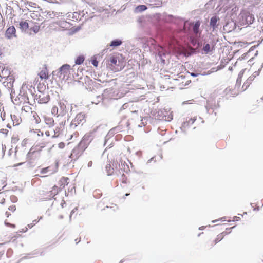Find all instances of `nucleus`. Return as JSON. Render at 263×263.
<instances>
[{
    "instance_id": "0eeeda50",
    "label": "nucleus",
    "mask_w": 263,
    "mask_h": 263,
    "mask_svg": "<svg viewBox=\"0 0 263 263\" xmlns=\"http://www.w3.org/2000/svg\"><path fill=\"white\" fill-rule=\"evenodd\" d=\"M70 66L69 65L65 64L62 65L60 68V77L63 76V79H64L65 76L68 75L70 73Z\"/></svg>"
},
{
    "instance_id": "2f4dec72",
    "label": "nucleus",
    "mask_w": 263,
    "mask_h": 263,
    "mask_svg": "<svg viewBox=\"0 0 263 263\" xmlns=\"http://www.w3.org/2000/svg\"><path fill=\"white\" fill-rule=\"evenodd\" d=\"M58 147L60 148H63L65 147V143L63 142H61L58 144Z\"/></svg>"
},
{
    "instance_id": "4468645a",
    "label": "nucleus",
    "mask_w": 263,
    "mask_h": 263,
    "mask_svg": "<svg viewBox=\"0 0 263 263\" xmlns=\"http://www.w3.org/2000/svg\"><path fill=\"white\" fill-rule=\"evenodd\" d=\"M32 122H33L35 124H39L41 122V119H40L39 116L38 115V114L35 111H32Z\"/></svg>"
},
{
    "instance_id": "c9c22d12",
    "label": "nucleus",
    "mask_w": 263,
    "mask_h": 263,
    "mask_svg": "<svg viewBox=\"0 0 263 263\" xmlns=\"http://www.w3.org/2000/svg\"><path fill=\"white\" fill-rule=\"evenodd\" d=\"M241 81V77H239L237 78L236 83H237V84H239L240 85V84Z\"/></svg>"
},
{
    "instance_id": "393cba45",
    "label": "nucleus",
    "mask_w": 263,
    "mask_h": 263,
    "mask_svg": "<svg viewBox=\"0 0 263 263\" xmlns=\"http://www.w3.org/2000/svg\"><path fill=\"white\" fill-rule=\"evenodd\" d=\"M203 50L205 53H208L211 51V46L210 44H206L203 47Z\"/></svg>"
},
{
    "instance_id": "a18cd8bd",
    "label": "nucleus",
    "mask_w": 263,
    "mask_h": 263,
    "mask_svg": "<svg viewBox=\"0 0 263 263\" xmlns=\"http://www.w3.org/2000/svg\"><path fill=\"white\" fill-rule=\"evenodd\" d=\"M129 195V194H125V196H128V195Z\"/></svg>"
},
{
    "instance_id": "aec40b11",
    "label": "nucleus",
    "mask_w": 263,
    "mask_h": 263,
    "mask_svg": "<svg viewBox=\"0 0 263 263\" xmlns=\"http://www.w3.org/2000/svg\"><path fill=\"white\" fill-rule=\"evenodd\" d=\"M30 30L33 31L35 33H36L40 30V26L37 25V23H35L32 27L30 28Z\"/></svg>"
},
{
    "instance_id": "473e14b6",
    "label": "nucleus",
    "mask_w": 263,
    "mask_h": 263,
    "mask_svg": "<svg viewBox=\"0 0 263 263\" xmlns=\"http://www.w3.org/2000/svg\"><path fill=\"white\" fill-rule=\"evenodd\" d=\"M30 109V107L28 105L24 106L22 107V110L27 111V109Z\"/></svg>"
},
{
    "instance_id": "a211bd4d",
    "label": "nucleus",
    "mask_w": 263,
    "mask_h": 263,
    "mask_svg": "<svg viewBox=\"0 0 263 263\" xmlns=\"http://www.w3.org/2000/svg\"><path fill=\"white\" fill-rule=\"evenodd\" d=\"M106 170L108 175H111L114 173V169L110 164L106 165Z\"/></svg>"
},
{
    "instance_id": "6ab92c4d",
    "label": "nucleus",
    "mask_w": 263,
    "mask_h": 263,
    "mask_svg": "<svg viewBox=\"0 0 263 263\" xmlns=\"http://www.w3.org/2000/svg\"><path fill=\"white\" fill-rule=\"evenodd\" d=\"M84 57L83 55H80L77 58L75 61L76 64L80 65L83 63L84 61Z\"/></svg>"
},
{
    "instance_id": "58836bf2",
    "label": "nucleus",
    "mask_w": 263,
    "mask_h": 263,
    "mask_svg": "<svg viewBox=\"0 0 263 263\" xmlns=\"http://www.w3.org/2000/svg\"><path fill=\"white\" fill-rule=\"evenodd\" d=\"M61 22H53L51 24V25H53V26H55V25H60L61 24Z\"/></svg>"
},
{
    "instance_id": "a19ab883",
    "label": "nucleus",
    "mask_w": 263,
    "mask_h": 263,
    "mask_svg": "<svg viewBox=\"0 0 263 263\" xmlns=\"http://www.w3.org/2000/svg\"><path fill=\"white\" fill-rule=\"evenodd\" d=\"M45 135H46L47 137H49V136H50V132H49V131H46V132H45Z\"/></svg>"
},
{
    "instance_id": "c03bdc74",
    "label": "nucleus",
    "mask_w": 263,
    "mask_h": 263,
    "mask_svg": "<svg viewBox=\"0 0 263 263\" xmlns=\"http://www.w3.org/2000/svg\"><path fill=\"white\" fill-rule=\"evenodd\" d=\"M191 75L193 76H197V74L194 73H191Z\"/></svg>"
},
{
    "instance_id": "9d476101",
    "label": "nucleus",
    "mask_w": 263,
    "mask_h": 263,
    "mask_svg": "<svg viewBox=\"0 0 263 263\" xmlns=\"http://www.w3.org/2000/svg\"><path fill=\"white\" fill-rule=\"evenodd\" d=\"M254 78L255 76H251L247 79L242 86V91H244L248 89L250 85L252 83V82L254 80Z\"/></svg>"
},
{
    "instance_id": "7c9ffc66",
    "label": "nucleus",
    "mask_w": 263,
    "mask_h": 263,
    "mask_svg": "<svg viewBox=\"0 0 263 263\" xmlns=\"http://www.w3.org/2000/svg\"><path fill=\"white\" fill-rule=\"evenodd\" d=\"M58 111V108L57 107L54 106L52 107V114L57 113Z\"/></svg>"
},
{
    "instance_id": "6e6552de",
    "label": "nucleus",
    "mask_w": 263,
    "mask_h": 263,
    "mask_svg": "<svg viewBox=\"0 0 263 263\" xmlns=\"http://www.w3.org/2000/svg\"><path fill=\"white\" fill-rule=\"evenodd\" d=\"M5 36L7 39H11L13 37H16V29L13 26L9 27L6 31Z\"/></svg>"
},
{
    "instance_id": "f03ea898",
    "label": "nucleus",
    "mask_w": 263,
    "mask_h": 263,
    "mask_svg": "<svg viewBox=\"0 0 263 263\" xmlns=\"http://www.w3.org/2000/svg\"><path fill=\"white\" fill-rule=\"evenodd\" d=\"M254 17L253 14L249 12H243L240 14V23L242 26H248L253 23Z\"/></svg>"
},
{
    "instance_id": "dca6fc26",
    "label": "nucleus",
    "mask_w": 263,
    "mask_h": 263,
    "mask_svg": "<svg viewBox=\"0 0 263 263\" xmlns=\"http://www.w3.org/2000/svg\"><path fill=\"white\" fill-rule=\"evenodd\" d=\"M8 210L10 212H8V211L6 212L5 214H6L7 217H8L10 215H11V212L13 213L16 210V206L14 204H12L9 206Z\"/></svg>"
},
{
    "instance_id": "f704fd0d",
    "label": "nucleus",
    "mask_w": 263,
    "mask_h": 263,
    "mask_svg": "<svg viewBox=\"0 0 263 263\" xmlns=\"http://www.w3.org/2000/svg\"><path fill=\"white\" fill-rule=\"evenodd\" d=\"M1 197H2V199L0 200V203L3 204L5 202V199H4V198L3 197H2V195H1V194H0V198H1Z\"/></svg>"
},
{
    "instance_id": "c756f323",
    "label": "nucleus",
    "mask_w": 263,
    "mask_h": 263,
    "mask_svg": "<svg viewBox=\"0 0 263 263\" xmlns=\"http://www.w3.org/2000/svg\"><path fill=\"white\" fill-rule=\"evenodd\" d=\"M39 221V220H33L32 221V223H30V224H28V227L29 228H31L33 226H34L38 221Z\"/></svg>"
},
{
    "instance_id": "4be33fe9",
    "label": "nucleus",
    "mask_w": 263,
    "mask_h": 263,
    "mask_svg": "<svg viewBox=\"0 0 263 263\" xmlns=\"http://www.w3.org/2000/svg\"><path fill=\"white\" fill-rule=\"evenodd\" d=\"M36 153V151L33 150V148H31L27 154V158L29 159H32L33 155Z\"/></svg>"
},
{
    "instance_id": "09e8293b",
    "label": "nucleus",
    "mask_w": 263,
    "mask_h": 263,
    "mask_svg": "<svg viewBox=\"0 0 263 263\" xmlns=\"http://www.w3.org/2000/svg\"><path fill=\"white\" fill-rule=\"evenodd\" d=\"M120 263H121V262H120Z\"/></svg>"
},
{
    "instance_id": "f257e3e1",
    "label": "nucleus",
    "mask_w": 263,
    "mask_h": 263,
    "mask_svg": "<svg viewBox=\"0 0 263 263\" xmlns=\"http://www.w3.org/2000/svg\"><path fill=\"white\" fill-rule=\"evenodd\" d=\"M60 192V189L57 185H54L50 190H43L40 193L42 199L49 200L52 199Z\"/></svg>"
},
{
    "instance_id": "412c9836",
    "label": "nucleus",
    "mask_w": 263,
    "mask_h": 263,
    "mask_svg": "<svg viewBox=\"0 0 263 263\" xmlns=\"http://www.w3.org/2000/svg\"><path fill=\"white\" fill-rule=\"evenodd\" d=\"M30 132H31V133L34 134L38 137H40V136L43 137L44 135L43 132L41 131V130H40V129H36V130L32 129Z\"/></svg>"
},
{
    "instance_id": "423d86ee",
    "label": "nucleus",
    "mask_w": 263,
    "mask_h": 263,
    "mask_svg": "<svg viewBox=\"0 0 263 263\" xmlns=\"http://www.w3.org/2000/svg\"><path fill=\"white\" fill-rule=\"evenodd\" d=\"M57 171V166L55 165H51L48 167L42 168L41 170V174L44 175V177L52 175Z\"/></svg>"
},
{
    "instance_id": "39448f33",
    "label": "nucleus",
    "mask_w": 263,
    "mask_h": 263,
    "mask_svg": "<svg viewBox=\"0 0 263 263\" xmlns=\"http://www.w3.org/2000/svg\"><path fill=\"white\" fill-rule=\"evenodd\" d=\"M38 76H39L41 80H44L45 81L49 79L50 75L47 65H43V67L40 68V71L38 73Z\"/></svg>"
},
{
    "instance_id": "49530a36",
    "label": "nucleus",
    "mask_w": 263,
    "mask_h": 263,
    "mask_svg": "<svg viewBox=\"0 0 263 263\" xmlns=\"http://www.w3.org/2000/svg\"><path fill=\"white\" fill-rule=\"evenodd\" d=\"M5 224H7V225L9 224H8V223H7L6 222H5Z\"/></svg>"
},
{
    "instance_id": "79ce46f5",
    "label": "nucleus",
    "mask_w": 263,
    "mask_h": 263,
    "mask_svg": "<svg viewBox=\"0 0 263 263\" xmlns=\"http://www.w3.org/2000/svg\"><path fill=\"white\" fill-rule=\"evenodd\" d=\"M110 62L112 63H115V59L114 57H112L110 59Z\"/></svg>"
},
{
    "instance_id": "37998d69",
    "label": "nucleus",
    "mask_w": 263,
    "mask_h": 263,
    "mask_svg": "<svg viewBox=\"0 0 263 263\" xmlns=\"http://www.w3.org/2000/svg\"><path fill=\"white\" fill-rule=\"evenodd\" d=\"M110 45L111 46H115V41H112L111 42Z\"/></svg>"
},
{
    "instance_id": "c85d7f7f",
    "label": "nucleus",
    "mask_w": 263,
    "mask_h": 263,
    "mask_svg": "<svg viewBox=\"0 0 263 263\" xmlns=\"http://www.w3.org/2000/svg\"><path fill=\"white\" fill-rule=\"evenodd\" d=\"M10 199L13 202H16L17 201V198L15 195H11L10 196Z\"/></svg>"
},
{
    "instance_id": "72a5a7b5",
    "label": "nucleus",
    "mask_w": 263,
    "mask_h": 263,
    "mask_svg": "<svg viewBox=\"0 0 263 263\" xmlns=\"http://www.w3.org/2000/svg\"><path fill=\"white\" fill-rule=\"evenodd\" d=\"M48 15H49V16L51 18L52 17V16H54L55 15V14L53 12H47V14Z\"/></svg>"
},
{
    "instance_id": "f8f14e48",
    "label": "nucleus",
    "mask_w": 263,
    "mask_h": 263,
    "mask_svg": "<svg viewBox=\"0 0 263 263\" xmlns=\"http://www.w3.org/2000/svg\"><path fill=\"white\" fill-rule=\"evenodd\" d=\"M44 120L45 124L49 127H51L54 126V120L52 117L45 116L44 117Z\"/></svg>"
},
{
    "instance_id": "1a4fd4ad",
    "label": "nucleus",
    "mask_w": 263,
    "mask_h": 263,
    "mask_svg": "<svg viewBox=\"0 0 263 263\" xmlns=\"http://www.w3.org/2000/svg\"><path fill=\"white\" fill-rule=\"evenodd\" d=\"M69 178L66 177H62L58 182V186L61 190L62 189L64 188L65 185H67Z\"/></svg>"
},
{
    "instance_id": "ddd939ff",
    "label": "nucleus",
    "mask_w": 263,
    "mask_h": 263,
    "mask_svg": "<svg viewBox=\"0 0 263 263\" xmlns=\"http://www.w3.org/2000/svg\"><path fill=\"white\" fill-rule=\"evenodd\" d=\"M19 28L22 31L26 32L29 28V24L27 21H21L19 24Z\"/></svg>"
},
{
    "instance_id": "de8ad7c7",
    "label": "nucleus",
    "mask_w": 263,
    "mask_h": 263,
    "mask_svg": "<svg viewBox=\"0 0 263 263\" xmlns=\"http://www.w3.org/2000/svg\"><path fill=\"white\" fill-rule=\"evenodd\" d=\"M12 227H14V225H13V224H11V225Z\"/></svg>"
},
{
    "instance_id": "ea45409f",
    "label": "nucleus",
    "mask_w": 263,
    "mask_h": 263,
    "mask_svg": "<svg viewBox=\"0 0 263 263\" xmlns=\"http://www.w3.org/2000/svg\"><path fill=\"white\" fill-rule=\"evenodd\" d=\"M92 162L91 161H90L88 163L87 166H88V167H90L92 166Z\"/></svg>"
},
{
    "instance_id": "4c0bfd02",
    "label": "nucleus",
    "mask_w": 263,
    "mask_h": 263,
    "mask_svg": "<svg viewBox=\"0 0 263 263\" xmlns=\"http://www.w3.org/2000/svg\"><path fill=\"white\" fill-rule=\"evenodd\" d=\"M121 43L122 42L121 41L116 40V46L120 45Z\"/></svg>"
},
{
    "instance_id": "bb28decb",
    "label": "nucleus",
    "mask_w": 263,
    "mask_h": 263,
    "mask_svg": "<svg viewBox=\"0 0 263 263\" xmlns=\"http://www.w3.org/2000/svg\"><path fill=\"white\" fill-rule=\"evenodd\" d=\"M60 134V130L59 128H56L54 131V135L52 136L53 138H56L59 136Z\"/></svg>"
},
{
    "instance_id": "b1692460",
    "label": "nucleus",
    "mask_w": 263,
    "mask_h": 263,
    "mask_svg": "<svg viewBox=\"0 0 263 263\" xmlns=\"http://www.w3.org/2000/svg\"><path fill=\"white\" fill-rule=\"evenodd\" d=\"M151 2H154L153 5L156 7L160 6L162 3V0H150Z\"/></svg>"
},
{
    "instance_id": "a878e982",
    "label": "nucleus",
    "mask_w": 263,
    "mask_h": 263,
    "mask_svg": "<svg viewBox=\"0 0 263 263\" xmlns=\"http://www.w3.org/2000/svg\"><path fill=\"white\" fill-rule=\"evenodd\" d=\"M196 120V118H191L189 120V121L184 123V125H189L190 124H193Z\"/></svg>"
},
{
    "instance_id": "f3484780",
    "label": "nucleus",
    "mask_w": 263,
    "mask_h": 263,
    "mask_svg": "<svg viewBox=\"0 0 263 263\" xmlns=\"http://www.w3.org/2000/svg\"><path fill=\"white\" fill-rule=\"evenodd\" d=\"M200 25V22L199 21L196 22L194 24L193 26V30L195 33L197 34L198 33Z\"/></svg>"
},
{
    "instance_id": "7ed1b4c3",
    "label": "nucleus",
    "mask_w": 263,
    "mask_h": 263,
    "mask_svg": "<svg viewBox=\"0 0 263 263\" xmlns=\"http://www.w3.org/2000/svg\"><path fill=\"white\" fill-rule=\"evenodd\" d=\"M230 232H227L226 231L223 232L220 234H219L216 238L214 239H210L208 240L206 243V247L208 249L212 248L214 246H215L216 244H217L218 242L220 241L224 237L227 235Z\"/></svg>"
},
{
    "instance_id": "20e7f679",
    "label": "nucleus",
    "mask_w": 263,
    "mask_h": 263,
    "mask_svg": "<svg viewBox=\"0 0 263 263\" xmlns=\"http://www.w3.org/2000/svg\"><path fill=\"white\" fill-rule=\"evenodd\" d=\"M86 122V116L85 114L79 113L76 115L72 120L71 125L77 127L79 125H83Z\"/></svg>"
},
{
    "instance_id": "2eb2a0df",
    "label": "nucleus",
    "mask_w": 263,
    "mask_h": 263,
    "mask_svg": "<svg viewBox=\"0 0 263 263\" xmlns=\"http://www.w3.org/2000/svg\"><path fill=\"white\" fill-rule=\"evenodd\" d=\"M218 20L219 17L216 16H214L211 18L210 25L213 28V29H215L216 27V24Z\"/></svg>"
},
{
    "instance_id": "9b49d317",
    "label": "nucleus",
    "mask_w": 263,
    "mask_h": 263,
    "mask_svg": "<svg viewBox=\"0 0 263 263\" xmlns=\"http://www.w3.org/2000/svg\"><path fill=\"white\" fill-rule=\"evenodd\" d=\"M10 70L8 67H4L0 72V77L2 79H6L10 74Z\"/></svg>"
},
{
    "instance_id": "cd10ccee",
    "label": "nucleus",
    "mask_w": 263,
    "mask_h": 263,
    "mask_svg": "<svg viewBox=\"0 0 263 263\" xmlns=\"http://www.w3.org/2000/svg\"><path fill=\"white\" fill-rule=\"evenodd\" d=\"M91 63L95 66L97 67L98 64V62L96 58L92 59L91 60Z\"/></svg>"
},
{
    "instance_id": "e433bc0d",
    "label": "nucleus",
    "mask_w": 263,
    "mask_h": 263,
    "mask_svg": "<svg viewBox=\"0 0 263 263\" xmlns=\"http://www.w3.org/2000/svg\"><path fill=\"white\" fill-rule=\"evenodd\" d=\"M48 142H43L41 143L40 144H41V145H43L42 146H41V147H45V146H46V145L47 144H48Z\"/></svg>"
},
{
    "instance_id": "5701e85b",
    "label": "nucleus",
    "mask_w": 263,
    "mask_h": 263,
    "mask_svg": "<svg viewBox=\"0 0 263 263\" xmlns=\"http://www.w3.org/2000/svg\"><path fill=\"white\" fill-rule=\"evenodd\" d=\"M147 9L145 5H139L136 7V10L139 12H142Z\"/></svg>"
}]
</instances>
